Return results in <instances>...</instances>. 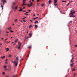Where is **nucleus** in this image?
<instances>
[{
  "instance_id": "nucleus-1",
  "label": "nucleus",
  "mask_w": 77,
  "mask_h": 77,
  "mask_svg": "<svg viewBox=\"0 0 77 77\" xmlns=\"http://www.w3.org/2000/svg\"><path fill=\"white\" fill-rule=\"evenodd\" d=\"M19 57H16L15 61H14V62H13L12 61V62L13 63H14V64L16 66H17L18 65V61H19Z\"/></svg>"
},
{
  "instance_id": "nucleus-2",
  "label": "nucleus",
  "mask_w": 77,
  "mask_h": 77,
  "mask_svg": "<svg viewBox=\"0 0 77 77\" xmlns=\"http://www.w3.org/2000/svg\"><path fill=\"white\" fill-rule=\"evenodd\" d=\"M75 13V12H73V11L72 10L71 11V13H70L69 15H72L70 16V17H73L74 18L75 17V15L74 14V13Z\"/></svg>"
},
{
  "instance_id": "nucleus-3",
  "label": "nucleus",
  "mask_w": 77,
  "mask_h": 77,
  "mask_svg": "<svg viewBox=\"0 0 77 77\" xmlns=\"http://www.w3.org/2000/svg\"><path fill=\"white\" fill-rule=\"evenodd\" d=\"M1 2H3V5H4V3H7V1L6 0H1Z\"/></svg>"
},
{
  "instance_id": "nucleus-4",
  "label": "nucleus",
  "mask_w": 77,
  "mask_h": 77,
  "mask_svg": "<svg viewBox=\"0 0 77 77\" xmlns=\"http://www.w3.org/2000/svg\"><path fill=\"white\" fill-rule=\"evenodd\" d=\"M16 5V3L14 2H13L12 3V5H13L12 6V8H13V9H14V8L13 7V6H14Z\"/></svg>"
},
{
  "instance_id": "nucleus-5",
  "label": "nucleus",
  "mask_w": 77,
  "mask_h": 77,
  "mask_svg": "<svg viewBox=\"0 0 77 77\" xmlns=\"http://www.w3.org/2000/svg\"><path fill=\"white\" fill-rule=\"evenodd\" d=\"M18 44L19 45V47H18V49H19V48H20V47H21V43L19 42L18 43Z\"/></svg>"
},
{
  "instance_id": "nucleus-6",
  "label": "nucleus",
  "mask_w": 77,
  "mask_h": 77,
  "mask_svg": "<svg viewBox=\"0 0 77 77\" xmlns=\"http://www.w3.org/2000/svg\"><path fill=\"white\" fill-rule=\"evenodd\" d=\"M52 0H49V1H48L49 4L51 3H52Z\"/></svg>"
},
{
  "instance_id": "nucleus-7",
  "label": "nucleus",
  "mask_w": 77,
  "mask_h": 77,
  "mask_svg": "<svg viewBox=\"0 0 77 77\" xmlns=\"http://www.w3.org/2000/svg\"><path fill=\"white\" fill-rule=\"evenodd\" d=\"M0 5H1V7L2 8V10H3V5H2V3H0Z\"/></svg>"
},
{
  "instance_id": "nucleus-8",
  "label": "nucleus",
  "mask_w": 77,
  "mask_h": 77,
  "mask_svg": "<svg viewBox=\"0 0 77 77\" xmlns=\"http://www.w3.org/2000/svg\"><path fill=\"white\" fill-rule=\"evenodd\" d=\"M4 58H5V56H3L1 57V58L2 59Z\"/></svg>"
},
{
  "instance_id": "nucleus-9",
  "label": "nucleus",
  "mask_w": 77,
  "mask_h": 77,
  "mask_svg": "<svg viewBox=\"0 0 77 77\" xmlns=\"http://www.w3.org/2000/svg\"><path fill=\"white\" fill-rule=\"evenodd\" d=\"M73 59H74V58H72V60H71V62H74V60H73Z\"/></svg>"
},
{
  "instance_id": "nucleus-10",
  "label": "nucleus",
  "mask_w": 77,
  "mask_h": 77,
  "mask_svg": "<svg viewBox=\"0 0 77 77\" xmlns=\"http://www.w3.org/2000/svg\"><path fill=\"white\" fill-rule=\"evenodd\" d=\"M74 2V1H70L69 2V3H73Z\"/></svg>"
},
{
  "instance_id": "nucleus-11",
  "label": "nucleus",
  "mask_w": 77,
  "mask_h": 77,
  "mask_svg": "<svg viewBox=\"0 0 77 77\" xmlns=\"http://www.w3.org/2000/svg\"><path fill=\"white\" fill-rule=\"evenodd\" d=\"M57 2V0H54V3L56 4V2Z\"/></svg>"
},
{
  "instance_id": "nucleus-12",
  "label": "nucleus",
  "mask_w": 77,
  "mask_h": 77,
  "mask_svg": "<svg viewBox=\"0 0 77 77\" xmlns=\"http://www.w3.org/2000/svg\"><path fill=\"white\" fill-rule=\"evenodd\" d=\"M29 36H30L29 37V38H31V36H32V34H29Z\"/></svg>"
},
{
  "instance_id": "nucleus-13",
  "label": "nucleus",
  "mask_w": 77,
  "mask_h": 77,
  "mask_svg": "<svg viewBox=\"0 0 77 77\" xmlns=\"http://www.w3.org/2000/svg\"><path fill=\"white\" fill-rule=\"evenodd\" d=\"M35 27L36 28H38V25H35Z\"/></svg>"
},
{
  "instance_id": "nucleus-14",
  "label": "nucleus",
  "mask_w": 77,
  "mask_h": 77,
  "mask_svg": "<svg viewBox=\"0 0 77 77\" xmlns=\"http://www.w3.org/2000/svg\"><path fill=\"white\" fill-rule=\"evenodd\" d=\"M38 23V21H36L35 22V24Z\"/></svg>"
},
{
  "instance_id": "nucleus-15",
  "label": "nucleus",
  "mask_w": 77,
  "mask_h": 77,
  "mask_svg": "<svg viewBox=\"0 0 77 77\" xmlns=\"http://www.w3.org/2000/svg\"><path fill=\"white\" fill-rule=\"evenodd\" d=\"M22 11V9H20L19 10V11Z\"/></svg>"
},
{
  "instance_id": "nucleus-16",
  "label": "nucleus",
  "mask_w": 77,
  "mask_h": 77,
  "mask_svg": "<svg viewBox=\"0 0 77 77\" xmlns=\"http://www.w3.org/2000/svg\"><path fill=\"white\" fill-rule=\"evenodd\" d=\"M23 5H26V4H23L22 5V6H23Z\"/></svg>"
},
{
  "instance_id": "nucleus-17",
  "label": "nucleus",
  "mask_w": 77,
  "mask_h": 77,
  "mask_svg": "<svg viewBox=\"0 0 77 77\" xmlns=\"http://www.w3.org/2000/svg\"><path fill=\"white\" fill-rule=\"evenodd\" d=\"M75 71V69H72V71Z\"/></svg>"
},
{
  "instance_id": "nucleus-18",
  "label": "nucleus",
  "mask_w": 77,
  "mask_h": 77,
  "mask_svg": "<svg viewBox=\"0 0 77 77\" xmlns=\"http://www.w3.org/2000/svg\"><path fill=\"white\" fill-rule=\"evenodd\" d=\"M6 51H9V49L8 48H6Z\"/></svg>"
},
{
  "instance_id": "nucleus-19",
  "label": "nucleus",
  "mask_w": 77,
  "mask_h": 77,
  "mask_svg": "<svg viewBox=\"0 0 77 77\" xmlns=\"http://www.w3.org/2000/svg\"><path fill=\"white\" fill-rule=\"evenodd\" d=\"M8 57H12V55H8Z\"/></svg>"
},
{
  "instance_id": "nucleus-20",
  "label": "nucleus",
  "mask_w": 77,
  "mask_h": 77,
  "mask_svg": "<svg viewBox=\"0 0 77 77\" xmlns=\"http://www.w3.org/2000/svg\"><path fill=\"white\" fill-rule=\"evenodd\" d=\"M23 11V12H27L28 11Z\"/></svg>"
},
{
  "instance_id": "nucleus-21",
  "label": "nucleus",
  "mask_w": 77,
  "mask_h": 77,
  "mask_svg": "<svg viewBox=\"0 0 77 77\" xmlns=\"http://www.w3.org/2000/svg\"><path fill=\"white\" fill-rule=\"evenodd\" d=\"M6 67H7V66H4V69L6 68Z\"/></svg>"
},
{
  "instance_id": "nucleus-22",
  "label": "nucleus",
  "mask_w": 77,
  "mask_h": 77,
  "mask_svg": "<svg viewBox=\"0 0 77 77\" xmlns=\"http://www.w3.org/2000/svg\"><path fill=\"white\" fill-rule=\"evenodd\" d=\"M30 5H31V6H32V2H31Z\"/></svg>"
},
{
  "instance_id": "nucleus-23",
  "label": "nucleus",
  "mask_w": 77,
  "mask_h": 77,
  "mask_svg": "<svg viewBox=\"0 0 77 77\" xmlns=\"http://www.w3.org/2000/svg\"><path fill=\"white\" fill-rule=\"evenodd\" d=\"M28 6H29V7H30V6H31V4H28Z\"/></svg>"
},
{
  "instance_id": "nucleus-24",
  "label": "nucleus",
  "mask_w": 77,
  "mask_h": 77,
  "mask_svg": "<svg viewBox=\"0 0 77 77\" xmlns=\"http://www.w3.org/2000/svg\"><path fill=\"white\" fill-rule=\"evenodd\" d=\"M44 4H41V6L43 7V6H44Z\"/></svg>"
},
{
  "instance_id": "nucleus-25",
  "label": "nucleus",
  "mask_w": 77,
  "mask_h": 77,
  "mask_svg": "<svg viewBox=\"0 0 77 77\" xmlns=\"http://www.w3.org/2000/svg\"><path fill=\"white\" fill-rule=\"evenodd\" d=\"M8 70V71H9V72H10V71H11V69H10L9 70Z\"/></svg>"
},
{
  "instance_id": "nucleus-26",
  "label": "nucleus",
  "mask_w": 77,
  "mask_h": 77,
  "mask_svg": "<svg viewBox=\"0 0 77 77\" xmlns=\"http://www.w3.org/2000/svg\"><path fill=\"white\" fill-rule=\"evenodd\" d=\"M15 9H17V8H18V6H17L16 7H15Z\"/></svg>"
},
{
  "instance_id": "nucleus-27",
  "label": "nucleus",
  "mask_w": 77,
  "mask_h": 77,
  "mask_svg": "<svg viewBox=\"0 0 77 77\" xmlns=\"http://www.w3.org/2000/svg\"><path fill=\"white\" fill-rule=\"evenodd\" d=\"M17 21V19H16L14 20V21H15V22H16Z\"/></svg>"
},
{
  "instance_id": "nucleus-28",
  "label": "nucleus",
  "mask_w": 77,
  "mask_h": 77,
  "mask_svg": "<svg viewBox=\"0 0 77 77\" xmlns=\"http://www.w3.org/2000/svg\"><path fill=\"white\" fill-rule=\"evenodd\" d=\"M26 2V1L25 0H23V2Z\"/></svg>"
},
{
  "instance_id": "nucleus-29",
  "label": "nucleus",
  "mask_w": 77,
  "mask_h": 77,
  "mask_svg": "<svg viewBox=\"0 0 77 77\" xmlns=\"http://www.w3.org/2000/svg\"><path fill=\"white\" fill-rule=\"evenodd\" d=\"M31 48V46H29V47H28V48Z\"/></svg>"
},
{
  "instance_id": "nucleus-30",
  "label": "nucleus",
  "mask_w": 77,
  "mask_h": 77,
  "mask_svg": "<svg viewBox=\"0 0 77 77\" xmlns=\"http://www.w3.org/2000/svg\"><path fill=\"white\" fill-rule=\"evenodd\" d=\"M66 1H62V2H66Z\"/></svg>"
},
{
  "instance_id": "nucleus-31",
  "label": "nucleus",
  "mask_w": 77,
  "mask_h": 77,
  "mask_svg": "<svg viewBox=\"0 0 77 77\" xmlns=\"http://www.w3.org/2000/svg\"><path fill=\"white\" fill-rule=\"evenodd\" d=\"M18 41V40L17 39V40H16L15 41V42H14L16 43V41Z\"/></svg>"
},
{
  "instance_id": "nucleus-32",
  "label": "nucleus",
  "mask_w": 77,
  "mask_h": 77,
  "mask_svg": "<svg viewBox=\"0 0 77 77\" xmlns=\"http://www.w3.org/2000/svg\"><path fill=\"white\" fill-rule=\"evenodd\" d=\"M40 1V0H37V2H39V1Z\"/></svg>"
},
{
  "instance_id": "nucleus-33",
  "label": "nucleus",
  "mask_w": 77,
  "mask_h": 77,
  "mask_svg": "<svg viewBox=\"0 0 77 77\" xmlns=\"http://www.w3.org/2000/svg\"><path fill=\"white\" fill-rule=\"evenodd\" d=\"M74 65L70 64L71 67H72Z\"/></svg>"
},
{
  "instance_id": "nucleus-34",
  "label": "nucleus",
  "mask_w": 77,
  "mask_h": 77,
  "mask_svg": "<svg viewBox=\"0 0 77 77\" xmlns=\"http://www.w3.org/2000/svg\"><path fill=\"white\" fill-rule=\"evenodd\" d=\"M70 4V3H69V4H68L66 6H68Z\"/></svg>"
},
{
  "instance_id": "nucleus-35",
  "label": "nucleus",
  "mask_w": 77,
  "mask_h": 77,
  "mask_svg": "<svg viewBox=\"0 0 77 77\" xmlns=\"http://www.w3.org/2000/svg\"><path fill=\"white\" fill-rule=\"evenodd\" d=\"M28 12H26V13H25V14H28Z\"/></svg>"
},
{
  "instance_id": "nucleus-36",
  "label": "nucleus",
  "mask_w": 77,
  "mask_h": 77,
  "mask_svg": "<svg viewBox=\"0 0 77 77\" xmlns=\"http://www.w3.org/2000/svg\"><path fill=\"white\" fill-rule=\"evenodd\" d=\"M12 77H15V75H13V76H12Z\"/></svg>"
},
{
  "instance_id": "nucleus-37",
  "label": "nucleus",
  "mask_w": 77,
  "mask_h": 77,
  "mask_svg": "<svg viewBox=\"0 0 77 77\" xmlns=\"http://www.w3.org/2000/svg\"><path fill=\"white\" fill-rule=\"evenodd\" d=\"M31 27V25H30V26H29V28H30Z\"/></svg>"
},
{
  "instance_id": "nucleus-38",
  "label": "nucleus",
  "mask_w": 77,
  "mask_h": 77,
  "mask_svg": "<svg viewBox=\"0 0 77 77\" xmlns=\"http://www.w3.org/2000/svg\"><path fill=\"white\" fill-rule=\"evenodd\" d=\"M5 73H4V72H3L2 74L3 75H4V74H5Z\"/></svg>"
},
{
  "instance_id": "nucleus-39",
  "label": "nucleus",
  "mask_w": 77,
  "mask_h": 77,
  "mask_svg": "<svg viewBox=\"0 0 77 77\" xmlns=\"http://www.w3.org/2000/svg\"><path fill=\"white\" fill-rule=\"evenodd\" d=\"M7 43H10V42H7Z\"/></svg>"
},
{
  "instance_id": "nucleus-40",
  "label": "nucleus",
  "mask_w": 77,
  "mask_h": 77,
  "mask_svg": "<svg viewBox=\"0 0 77 77\" xmlns=\"http://www.w3.org/2000/svg\"><path fill=\"white\" fill-rule=\"evenodd\" d=\"M75 75H76V74H74V75H73V76H75Z\"/></svg>"
},
{
  "instance_id": "nucleus-41",
  "label": "nucleus",
  "mask_w": 77,
  "mask_h": 77,
  "mask_svg": "<svg viewBox=\"0 0 77 77\" xmlns=\"http://www.w3.org/2000/svg\"><path fill=\"white\" fill-rule=\"evenodd\" d=\"M9 70V69H5V70L7 71V70Z\"/></svg>"
},
{
  "instance_id": "nucleus-42",
  "label": "nucleus",
  "mask_w": 77,
  "mask_h": 77,
  "mask_svg": "<svg viewBox=\"0 0 77 77\" xmlns=\"http://www.w3.org/2000/svg\"><path fill=\"white\" fill-rule=\"evenodd\" d=\"M15 45H16V44L15 43L13 44V46H14Z\"/></svg>"
},
{
  "instance_id": "nucleus-43",
  "label": "nucleus",
  "mask_w": 77,
  "mask_h": 77,
  "mask_svg": "<svg viewBox=\"0 0 77 77\" xmlns=\"http://www.w3.org/2000/svg\"><path fill=\"white\" fill-rule=\"evenodd\" d=\"M7 39H5V40H4V41H7Z\"/></svg>"
},
{
  "instance_id": "nucleus-44",
  "label": "nucleus",
  "mask_w": 77,
  "mask_h": 77,
  "mask_svg": "<svg viewBox=\"0 0 77 77\" xmlns=\"http://www.w3.org/2000/svg\"><path fill=\"white\" fill-rule=\"evenodd\" d=\"M29 11V12H31V10H29V11Z\"/></svg>"
},
{
  "instance_id": "nucleus-45",
  "label": "nucleus",
  "mask_w": 77,
  "mask_h": 77,
  "mask_svg": "<svg viewBox=\"0 0 77 77\" xmlns=\"http://www.w3.org/2000/svg\"><path fill=\"white\" fill-rule=\"evenodd\" d=\"M7 30H10V28H8L7 29Z\"/></svg>"
},
{
  "instance_id": "nucleus-46",
  "label": "nucleus",
  "mask_w": 77,
  "mask_h": 77,
  "mask_svg": "<svg viewBox=\"0 0 77 77\" xmlns=\"http://www.w3.org/2000/svg\"><path fill=\"white\" fill-rule=\"evenodd\" d=\"M10 32H13V31H11V30H10Z\"/></svg>"
},
{
  "instance_id": "nucleus-47",
  "label": "nucleus",
  "mask_w": 77,
  "mask_h": 77,
  "mask_svg": "<svg viewBox=\"0 0 77 77\" xmlns=\"http://www.w3.org/2000/svg\"><path fill=\"white\" fill-rule=\"evenodd\" d=\"M77 45H75V47H77Z\"/></svg>"
},
{
  "instance_id": "nucleus-48",
  "label": "nucleus",
  "mask_w": 77,
  "mask_h": 77,
  "mask_svg": "<svg viewBox=\"0 0 77 77\" xmlns=\"http://www.w3.org/2000/svg\"><path fill=\"white\" fill-rule=\"evenodd\" d=\"M54 5L55 6H56V4H54Z\"/></svg>"
},
{
  "instance_id": "nucleus-49",
  "label": "nucleus",
  "mask_w": 77,
  "mask_h": 77,
  "mask_svg": "<svg viewBox=\"0 0 77 77\" xmlns=\"http://www.w3.org/2000/svg\"><path fill=\"white\" fill-rule=\"evenodd\" d=\"M36 19H38V18H34V20H35Z\"/></svg>"
},
{
  "instance_id": "nucleus-50",
  "label": "nucleus",
  "mask_w": 77,
  "mask_h": 77,
  "mask_svg": "<svg viewBox=\"0 0 77 77\" xmlns=\"http://www.w3.org/2000/svg\"><path fill=\"white\" fill-rule=\"evenodd\" d=\"M38 18V17H37L36 18Z\"/></svg>"
},
{
  "instance_id": "nucleus-51",
  "label": "nucleus",
  "mask_w": 77,
  "mask_h": 77,
  "mask_svg": "<svg viewBox=\"0 0 77 77\" xmlns=\"http://www.w3.org/2000/svg\"><path fill=\"white\" fill-rule=\"evenodd\" d=\"M71 65H74V63H72V64H71Z\"/></svg>"
},
{
  "instance_id": "nucleus-52",
  "label": "nucleus",
  "mask_w": 77,
  "mask_h": 77,
  "mask_svg": "<svg viewBox=\"0 0 77 77\" xmlns=\"http://www.w3.org/2000/svg\"><path fill=\"white\" fill-rule=\"evenodd\" d=\"M5 35H6L7 36H8V35H7V34Z\"/></svg>"
},
{
  "instance_id": "nucleus-53",
  "label": "nucleus",
  "mask_w": 77,
  "mask_h": 77,
  "mask_svg": "<svg viewBox=\"0 0 77 77\" xmlns=\"http://www.w3.org/2000/svg\"><path fill=\"white\" fill-rule=\"evenodd\" d=\"M6 32L7 33H9V32Z\"/></svg>"
},
{
  "instance_id": "nucleus-54",
  "label": "nucleus",
  "mask_w": 77,
  "mask_h": 77,
  "mask_svg": "<svg viewBox=\"0 0 77 77\" xmlns=\"http://www.w3.org/2000/svg\"><path fill=\"white\" fill-rule=\"evenodd\" d=\"M1 40H4V38H1Z\"/></svg>"
},
{
  "instance_id": "nucleus-55",
  "label": "nucleus",
  "mask_w": 77,
  "mask_h": 77,
  "mask_svg": "<svg viewBox=\"0 0 77 77\" xmlns=\"http://www.w3.org/2000/svg\"><path fill=\"white\" fill-rule=\"evenodd\" d=\"M75 32L76 33H77V31H75Z\"/></svg>"
},
{
  "instance_id": "nucleus-56",
  "label": "nucleus",
  "mask_w": 77,
  "mask_h": 77,
  "mask_svg": "<svg viewBox=\"0 0 77 77\" xmlns=\"http://www.w3.org/2000/svg\"><path fill=\"white\" fill-rule=\"evenodd\" d=\"M34 0H32V2H34Z\"/></svg>"
},
{
  "instance_id": "nucleus-57",
  "label": "nucleus",
  "mask_w": 77,
  "mask_h": 77,
  "mask_svg": "<svg viewBox=\"0 0 77 77\" xmlns=\"http://www.w3.org/2000/svg\"><path fill=\"white\" fill-rule=\"evenodd\" d=\"M5 63L7 64V62H5Z\"/></svg>"
},
{
  "instance_id": "nucleus-58",
  "label": "nucleus",
  "mask_w": 77,
  "mask_h": 77,
  "mask_svg": "<svg viewBox=\"0 0 77 77\" xmlns=\"http://www.w3.org/2000/svg\"><path fill=\"white\" fill-rule=\"evenodd\" d=\"M7 59H6V60H5V61H7Z\"/></svg>"
},
{
  "instance_id": "nucleus-59",
  "label": "nucleus",
  "mask_w": 77,
  "mask_h": 77,
  "mask_svg": "<svg viewBox=\"0 0 77 77\" xmlns=\"http://www.w3.org/2000/svg\"><path fill=\"white\" fill-rule=\"evenodd\" d=\"M23 21L25 22V20H23Z\"/></svg>"
},
{
  "instance_id": "nucleus-60",
  "label": "nucleus",
  "mask_w": 77,
  "mask_h": 77,
  "mask_svg": "<svg viewBox=\"0 0 77 77\" xmlns=\"http://www.w3.org/2000/svg\"><path fill=\"white\" fill-rule=\"evenodd\" d=\"M0 45H2V44H0Z\"/></svg>"
},
{
  "instance_id": "nucleus-61",
  "label": "nucleus",
  "mask_w": 77,
  "mask_h": 77,
  "mask_svg": "<svg viewBox=\"0 0 77 77\" xmlns=\"http://www.w3.org/2000/svg\"><path fill=\"white\" fill-rule=\"evenodd\" d=\"M18 26H19V27H20V25H19Z\"/></svg>"
},
{
  "instance_id": "nucleus-62",
  "label": "nucleus",
  "mask_w": 77,
  "mask_h": 77,
  "mask_svg": "<svg viewBox=\"0 0 77 77\" xmlns=\"http://www.w3.org/2000/svg\"><path fill=\"white\" fill-rule=\"evenodd\" d=\"M26 16H28V14H26Z\"/></svg>"
},
{
  "instance_id": "nucleus-63",
  "label": "nucleus",
  "mask_w": 77,
  "mask_h": 77,
  "mask_svg": "<svg viewBox=\"0 0 77 77\" xmlns=\"http://www.w3.org/2000/svg\"><path fill=\"white\" fill-rule=\"evenodd\" d=\"M23 59L22 58L21 59V60H22Z\"/></svg>"
},
{
  "instance_id": "nucleus-64",
  "label": "nucleus",
  "mask_w": 77,
  "mask_h": 77,
  "mask_svg": "<svg viewBox=\"0 0 77 77\" xmlns=\"http://www.w3.org/2000/svg\"><path fill=\"white\" fill-rule=\"evenodd\" d=\"M23 9H25V7H23Z\"/></svg>"
}]
</instances>
